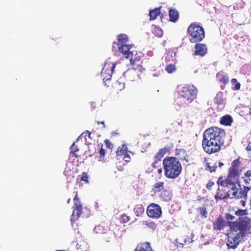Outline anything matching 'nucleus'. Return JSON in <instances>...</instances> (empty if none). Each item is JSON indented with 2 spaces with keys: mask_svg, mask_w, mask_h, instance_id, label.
<instances>
[{
  "mask_svg": "<svg viewBox=\"0 0 251 251\" xmlns=\"http://www.w3.org/2000/svg\"><path fill=\"white\" fill-rule=\"evenodd\" d=\"M169 20L172 22L175 23L178 18V13L175 9H170L169 11Z\"/></svg>",
  "mask_w": 251,
  "mask_h": 251,
  "instance_id": "obj_18",
  "label": "nucleus"
},
{
  "mask_svg": "<svg viewBox=\"0 0 251 251\" xmlns=\"http://www.w3.org/2000/svg\"><path fill=\"white\" fill-rule=\"evenodd\" d=\"M214 185V182H212L211 181H210L207 184H206V188L209 190H211L212 189V186Z\"/></svg>",
  "mask_w": 251,
  "mask_h": 251,
  "instance_id": "obj_50",
  "label": "nucleus"
},
{
  "mask_svg": "<svg viewBox=\"0 0 251 251\" xmlns=\"http://www.w3.org/2000/svg\"><path fill=\"white\" fill-rule=\"evenodd\" d=\"M245 167L239 157L232 161L227 174L229 175V177L239 179Z\"/></svg>",
  "mask_w": 251,
  "mask_h": 251,
  "instance_id": "obj_5",
  "label": "nucleus"
},
{
  "mask_svg": "<svg viewBox=\"0 0 251 251\" xmlns=\"http://www.w3.org/2000/svg\"><path fill=\"white\" fill-rule=\"evenodd\" d=\"M171 150V147L169 146H165L159 150L157 152L163 157L164 156Z\"/></svg>",
  "mask_w": 251,
  "mask_h": 251,
  "instance_id": "obj_33",
  "label": "nucleus"
},
{
  "mask_svg": "<svg viewBox=\"0 0 251 251\" xmlns=\"http://www.w3.org/2000/svg\"><path fill=\"white\" fill-rule=\"evenodd\" d=\"M80 180L84 181L85 183H88V176L87 173L83 172L82 174V176L80 177Z\"/></svg>",
  "mask_w": 251,
  "mask_h": 251,
  "instance_id": "obj_43",
  "label": "nucleus"
},
{
  "mask_svg": "<svg viewBox=\"0 0 251 251\" xmlns=\"http://www.w3.org/2000/svg\"><path fill=\"white\" fill-rule=\"evenodd\" d=\"M148 216L152 218L158 219L162 215V209L157 204L152 203L147 208Z\"/></svg>",
  "mask_w": 251,
  "mask_h": 251,
  "instance_id": "obj_9",
  "label": "nucleus"
},
{
  "mask_svg": "<svg viewBox=\"0 0 251 251\" xmlns=\"http://www.w3.org/2000/svg\"><path fill=\"white\" fill-rule=\"evenodd\" d=\"M231 194L232 195L231 198H235L238 199L242 198L246 199L247 198L242 190V189H241L240 191L239 192L238 189L236 188V189H234V190L233 192H231Z\"/></svg>",
  "mask_w": 251,
  "mask_h": 251,
  "instance_id": "obj_20",
  "label": "nucleus"
},
{
  "mask_svg": "<svg viewBox=\"0 0 251 251\" xmlns=\"http://www.w3.org/2000/svg\"><path fill=\"white\" fill-rule=\"evenodd\" d=\"M226 194L225 192L223 191V190H221L219 188L217 189V192L215 196V199L216 201L218 200H223L226 199Z\"/></svg>",
  "mask_w": 251,
  "mask_h": 251,
  "instance_id": "obj_29",
  "label": "nucleus"
},
{
  "mask_svg": "<svg viewBox=\"0 0 251 251\" xmlns=\"http://www.w3.org/2000/svg\"><path fill=\"white\" fill-rule=\"evenodd\" d=\"M130 220V217L125 214H123L121 217V222L122 223H127L129 222Z\"/></svg>",
  "mask_w": 251,
  "mask_h": 251,
  "instance_id": "obj_41",
  "label": "nucleus"
},
{
  "mask_svg": "<svg viewBox=\"0 0 251 251\" xmlns=\"http://www.w3.org/2000/svg\"><path fill=\"white\" fill-rule=\"evenodd\" d=\"M145 225L148 227L154 230L156 228V225L155 222L151 221H146Z\"/></svg>",
  "mask_w": 251,
  "mask_h": 251,
  "instance_id": "obj_35",
  "label": "nucleus"
},
{
  "mask_svg": "<svg viewBox=\"0 0 251 251\" xmlns=\"http://www.w3.org/2000/svg\"><path fill=\"white\" fill-rule=\"evenodd\" d=\"M74 205L73 207V211L71 220L75 221V220H78V219L81 216L84 218L85 215L83 214V212H82V206L81 204L79 199L77 197V193L74 199Z\"/></svg>",
  "mask_w": 251,
  "mask_h": 251,
  "instance_id": "obj_8",
  "label": "nucleus"
},
{
  "mask_svg": "<svg viewBox=\"0 0 251 251\" xmlns=\"http://www.w3.org/2000/svg\"><path fill=\"white\" fill-rule=\"evenodd\" d=\"M251 189V186L250 185H245L244 186L243 189H242L245 195L247 197V193Z\"/></svg>",
  "mask_w": 251,
  "mask_h": 251,
  "instance_id": "obj_46",
  "label": "nucleus"
},
{
  "mask_svg": "<svg viewBox=\"0 0 251 251\" xmlns=\"http://www.w3.org/2000/svg\"><path fill=\"white\" fill-rule=\"evenodd\" d=\"M131 47V45L127 44L120 45L118 46V50L126 58H127L130 53L132 54V52L130 51Z\"/></svg>",
  "mask_w": 251,
  "mask_h": 251,
  "instance_id": "obj_15",
  "label": "nucleus"
},
{
  "mask_svg": "<svg viewBox=\"0 0 251 251\" xmlns=\"http://www.w3.org/2000/svg\"><path fill=\"white\" fill-rule=\"evenodd\" d=\"M209 141V139H207V141L202 140V147L206 153L211 154L217 152L221 150L223 144L211 142Z\"/></svg>",
  "mask_w": 251,
  "mask_h": 251,
  "instance_id": "obj_7",
  "label": "nucleus"
},
{
  "mask_svg": "<svg viewBox=\"0 0 251 251\" xmlns=\"http://www.w3.org/2000/svg\"><path fill=\"white\" fill-rule=\"evenodd\" d=\"M220 81L224 84H226L229 81V78L227 75H223L220 79Z\"/></svg>",
  "mask_w": 251,
  "mask_h": 251,
  "instance_id": "obj_44",
  "label": "nucleus"
},
{
  "mask_svg": "<svg viewBox=\"0 0 251 251\" xmlns=\"http://www.w3.org/2000/svg\"><path fill=\"white\" fill-rule=\"evenodd\" d=\"M195 45V51L193 53L194 56H204L207 52V48L205 44L196 43Z\"/></svg>",
  "mask_w": 251,
  "mask_h": 251,
  "instance_id": "obj_11",
  "label": "nucleus"
},
{
  "mask_svg": "<svg viewBox=\"0 0 251 251\" xmlns=\"http://www.w3.org/2000/svg\"><path fill=\"white\" fill-rule=\"evenodd\" d=\"M99 153H100V158H103L104 157V156L105 155V151L104 149H103L102 147L100 149Z\"/></svg>",
  "mask_w": 251,
  "mask_h": 251,
  "instance_id": "obj_48",
  "label": "nucleus"
},
{
  "mask_svg": "<svg viewBox=\"0 0 251 251\" xmlns=\"http://www.w3.org/2000/svg\"><path fill=\"white\" fill-rule=\"evenodd\" d=\"M223 165H224V163H223L222 162H219L218 163V166L219 167H222Z\"/></svg>",
  "mask_w": 251,
  "mask_h": 251,
  "instance_id": "obj_58",
  "label": "nucleus"
},
{
  "mask_svg": "<svg viewBox=\"0 0 251 251\" xmlns=\"http://www.w3.org/2000/svg\"><path fill=\"white\" fill-rule=\"evenodd\" d=\"M160 8H155L154 9L152 10H150L149 15H150V19L151 20H155L158 15H159L161 12L160 11Z\"/></svg>",
  "mask_w": 251,
  "mask_h": 251,
  "instance_id": "obj_24",
  "label": "nucleus"
},
{
  "mask_svg": "<svg viewBox=\"0 0 251 251\" xmlns=\"http://www.w3.org/2000/svg\"><path fill=\"white\" fill-rule=\"evenodd\" d=\"M227 225L230 227L231 232H236L233 237L230 236L227 238L226 245L228 249H235L241 239L244 238L250 230L251 226L249 219L239 218L235 222L228 221Z\"/></svg>",
  "mask_w": 251,
  "mask_h": 251,
  "instance_id": "obj_1",
  "label": "nucleus"
},
{
  "mask_svg": "<svg viewBox=\"0 0 251 251\" xmlns=\"http://www.w3.org/2000/svg\"><path fill=\"white\" fill-rule=\"evenodd\" d=\"M135 60H133L132 58L130 59V63L132 65L134 64Z\"/></svg>",
  "mask_w": 251,
  "mask_h": 251,
  "instance_id": "obj_59",
  "label": "nucleus"
},
{
  "mask_svg": "<svg viewBox=\"0 0 251 251\" xmlns=\"http://www.w3.org/2000/svg\"><path fill=\"white\" fill-rule=\"evenodd\" d=\"M104 142L107 148L111 149L112 147V144L110 142V141L108 139H106L104 141Z\"/></svg>",
  "mask_w": 251,
  "mask_h": 251,
  "instance_id": "obj_52",
  "label": "nucleus"
},
{
  "mask_svg": "<svg viewBox=\"0 0 251 251\" xmlns=\"http://www.w3.org/2000/svg\"><path fill=\"white\" fill-rule=\"evenodd\" d=\"M224 101L223 93L221 91H219L218 93H217L215 97L214 98V103L218 105H222L224 103Z\"/></svg>",
  "mask_w": 251,
  "mask_h": 251,
  "instance_id": "obj_21",
  "label": "nucleus"
},
{
  "mask_svg": "<svg viewBox=\"0 0 251 251\" xmlns=\"http://www.w3.org/2000/svg\"><path fill=\"white\" fill-rule=\"evenodd\" d=\"M238 180L239 179L237 178H233L229 177V175L227 174L226 178V187H228L229 189H231V191L229 190L227 192V194H228L230 193H231V192H233L234 190V189L237 188L236 183Z\"/></svg>",
  "mask_w": 251,
  "mask_h": 251,
  "instance_id": "obj_14",
  "label": "nucleus"
},
{
  "mask_svg": "<svg viewBox=\"0 0 251 251\" xmlns=\"http://www.w3.org/2000/svg\"><path fill=\"white\" fill-rule=\"evenodd\" d=\"M232 84H235L234 88L233 89L234 90H239L240 89L241 84L239 82H237L236 78H232L231 80Z\"/></svg>",
  "mask_w": 251,
  "mask_h": 251,
  "instance_id": "obj_38",
  "label": "nucleus"
},
{
  "mask_svg": "<svg viewBox=\"0 0 251 251\" xmlns=\"http://www.w3.org/2000/svg\"><path fill=\"white\" fill-rule=\"evenodd\" d=\"M194 236V234L192 231H190L188 232V235L186 236V237L184 239V242L185 244H189L193 242L194 240L193 239Z\"/></svg>",
  "mask_w": 251,
  "mask_h": 251,
  "instance_id": "obj_30",
  "label": "nucleus"
},
{
  "mask_svg": "<svg viewBox=\"0 0 251 251\" xmlns=\"http://www.w3.org/2000/svg\"><path fill=\"white\" fill-rule=\"evenodd\" d=\"M232 117L230 115H226L220 119V124L225 126H230L232 123Z\"/></svg>",
  "mask_w": 251,
  "mask_h": 251,
  "instance_id": "obj_19",
  "label": "nucleus"
},
{
  "mask_svg": "<svg viewBox=\"0 0 251 251\" xmlns=\"http://www.w3.org/2000/svg\"><path fill=\"white\" fill-rule=\"evenodd\" d=\"M163 165L164 175L167 178L175 179L181 173V164L175 157H166L163 160Z\"/></svg>",
  "mask_w": 251,
  "mask_h": 251,
  "instance_id": "obj_2",
  "label": "nucleus"
},
{
  "mask_svg": "<svg viewBox=\"0 0 251 251\" xmlns=\"http://www.w3.org/2000/svg\"><path fill=\"white\" fill-rule=\"evenodd\" d=\"M151 166L153 168H158L161 166V161L154 159V161L152 163Z\"/></svg>",
  "mask_w": 251,
  "mask_h": 251,
  "instance_id": "obj_45",
  "label": "nucleus"
},
{
  "mask_svg": "<svg viewBox=\"0 0 251 251\" xmlns=\"http://www.w3.org/2000/svg\"><path fill=\"white\" fill-rule=\"evenodd\" d=\"M197 93V90L194 86L186 85L182 88L179 95L188 102H191L196 98Z\"/></svg>",
  "mask_w": 251,
  "mask_h": 251,
  "instance_id": "obj_6",
  "label": "nucleus"
},
{
  "mask_svg": "<svg viewBox=\"0 0 251 251\" xmlns=\"http://www.w3.org/2000/svg\"><path fill=\"white\" fill-rule=\"evenodd\" d=\"M226 226V223L223 220L222 215H219L213 223L214 230L220 231Z\"/></svg>",
  "mask_w": 251,
  "mask_h": 251,
  "instance_id": "obj_12",
  "label": "nucleus"
},
{
  "mask_svg": "<svg viewBox=\"0 0 251 251\" xmlns=\"http://www.w3.org/2000/svg\"><path fill=\"white\" fill-rule=\"evenodd\" d=\"M187 32L190 35V42L192 43L201 41L205 37L204 28L195 23H191L187 28Z\"/></svg>",
  "mask_w": 251,
  "mask_h": 251,
  "instance_id": "obj_4",
  "label": "nucleus"
},
{
  "mask_svg": "<svg viewBox=\"0 0 251 251\" xmlns=\"http://www.w3.org/2000/svg\"><path fill=\"white\" fill-rule=\"evenodd\" d=\"M226 136L225 130L216 126L209 127L206 129L203 134V140L224 144Z\"/></svg>",
  "mask_w": 251,
  "mask_h": 251,
  "instance_id": "obj_3",
  "label": "nucleus"
},
{
  "mask_svg": "<svg viewBox=\"0 0 251 251\" xmlns=\"http://www.w3.org/2000/svg\"><path fill=\"white\" fill-rule=\"evenodd\" d=\"M162 158L163 157L157 152L156 155L154 156V159L161 161Z\"/></svg>",
  "mask_w": 251,
  "mask_h": 251,
  "instance_id": "obj_51",
  "label": "nucleus"
},
{
  "mask_svg": "<svg viewBox=\"0 0 251 251\" xmlns=\"http://www.w3.org/2000/svg\"><path fill=\"white\" fill-rule=\"evenodd\" d=\"M108 230V227L105 223H101L96 226L94 231L97 234H105Z\"/></svg>",
  "mask_w": 251,
  "mask_h": 251,
  "instance_id": "obj_17",
  "label": "nucleus"
},
{
  "mask_svg": "<svg viewBox=\"0 0 251 251\" xmlns=\"http://www.w3.org/2000/svg\"><path fill=\"white\" fill-rule=\"evenodd\" d=\"M153 32L154 35L158 37H162L163 34L162 30L160 28L157 27H155L154 28Z\"/></svg>",
  "mask_w": 251,
  "mask_h": 251,
  "instance_id": "obj_36",
  "label": "nucleus"
},
{
  "mask_svg": "<svg viewBox=\"0 0 251 251\" xmlns=\"http://www.w3.org/2000/svg\"><path fill=\"white\" fill-rule=\"evenodd\" d=\"M134 251H154L150 242L146 241L138 244Z\"/></svg>",
  "mask_w": 251,
  "mask_h": 251,
  "instance_id": "obj_13",
  "label": "nucleus"
},
{
  "mask_svg": "<svg viewBox=\"0 0 251 251\" xmlns=\"http://www.w3.org/2000/svg\"><path fill=\"white\" fill-rule=\"evenodd\" d=\"M242 178L246 185L251 186V170H248Z\"/></svg>",
  "mask_w": 251,
  "mask_h": 251,
  "instance_id": "obj_22",
  "label": "nucleus"
},
{
  "mask_svg": "<svg viewBox=\"0 0 251 251\" xmlns=\"http://www.w3.org/2000/svg\"><path fill=\"white\" fill-rule=\"evenodd\" d=\"M159 197L161 201L168 202L172 199L173 194L171 191L164 189L160 192Z\"/></svg>",
  "mask_w": 251,
  "mask_h": 251,
  "instance_id": "obj_16",
  "label": "nucleus"
},
{
  "mask_svg": "<svg viewBox=\"0 0 251 251\" xmlns=\"http://www.w3.org/2000/svg\"><path fill=\"white\" fill-rule=\"evenodd\" d=\"M168 56H169V54H167L166 57L167 58Z\"/></svg>",
  "mask_w": 251,
  "mask_h": 251,
  "instance_id": "obj_63",
  "label": "nucleus"
},
{
  "mask_svg": "<svg viewBox=\"0 0 251 251\" xmlns=\"http://www.w3.org/2000/svg\"><path fill=\"white\" fill-rule=\"evenodd\" d=\"M160 74H161V72H159L158 73V74H157V75H156V74H153V76H158V75H160Z\"/></svg>",
  "mask_w": 251,
  "mask_h": 251,
  "instance_id": "obj_60",
  "label": "nucleus"
},
{
  "mask_svg": "<svg viewBox=\"0 0 251 251\" xmlns=\"http://www.w3.org/2000/svg\"><path fill=\"white\" fill-rule=\"evenodd\" d=\"M118 43V45L120 46L124 44H126L128 41V37L126 35L124 34H121L118 36L117 37Z\"/></svg>",
  "mask_w": 251,
  "mask_h": 251,
  "instance_id": "obj_25",
  "label": "nucleus"
},
{
  "mask_svg": "<svg viewBox=\"0 0 251 251\" xmlns=\"http://www.w3.org/2000/svg\"><path fill=\"white\" fill-rule=\"evenodd\" d=\"M235 214L237 216H243L248 214L247 209H238L235 211Z\"/></svg>",
  "mask_w": 251,
  "mask_h": 251,
  "instance_id": "obj_37",
  "label": "nucleus"
},
{
  "mask_svg": "<svg viewBox=\"0 0 251 251\" xmlns=\"http://www.w3.org/2000/svg\"><path fill=\"white\" fill-rule=\"evenodd\" d=\"M71 153L74 154L75 157H77V155L75 154V152H76L79 151V148H78L77 146H76L75 145V143H74L72 144V145L71 146Z\"/></svg>",
  "mask_w": 251,
  "mask_h": 251,
  "instance_id": "obj_40",
  "label": "nucleus"
},
{
  "mask_svg": "<svg viewBox=\"0 0 251 251\" xmlns=\"http://www.w3.org/2000/svg\"><path fill=\"white\" fill-rule=\"evenodd\" d=\"M84 133L87 134L88 135V136L90 138V135L91 134V132L87 130Z\"/></svg>",
  "mask_w": 251,
  "mask_h": 251,
  "instance_id": "obj_56",
  "label": "nucleus"
},
{
  "mask_svg": "<svg viewBox=\"0 0 251 251\" xmlns=\"http://www.w3.org/2000/svg\"><path fill=\"white\" fill-rule=\"evenodd\" d=\"M97 124L98 125H100V124H102L103 125V127L104 128L105 127V125H104V122H97Z\"/></svg>",
  "mask_w": 251,
  "mask_h": 251,
  "instance_id": "obj_55",
  "label": "nucleus"
},
{
  "mask_svg": "<svg viewBox=\"0 0 251 251\" xmlns=\"http://www.w3.org/2000/svg\"><path fill=\"white\" fill-rule=\"evenodd\" d=\"M165 70L167 73L172 74L176 71V66L172 64L167 65L165 67Z\"/></svg>",
  "mask_w": 251,
  "mask_h": 251,
  "instance_id": "obj_34",
  "label": "nucleus"
},
{
  "mask_svg": "<svg viewBox=\"0 0 251 251\" xmlns=\"http://www.w3.org/2000/svg\"><path fill=\"white\" fill-rule=\"evenodd\" d=\"M246 150L248 151H251V142H250L246 148Z\"/></svg>",
  "mask_w": 251,
  "mask_h": 251,
  "instance_id": "obj_53",
  "label": "nucleus"
},
{
  "mask_svg": "<svg viewBox=\"0 0 251 251\" xmlns=\"http://www.w3.org/2000/svg\"><path fill=\"white\" fill-rule=\"evenodd\" d=\"M225 218L227 220H233L235 217L229 213H226L225 214Z\"/></svg>",
  "mask_w": 251,
  "mask_h": 251,
  "instance_id": "obj_47",
  "label": "nucleus"
},
{
  "mask_svg": "<svg viewBox=\"0 0 251 251\" xmlns=\"http://www.w3.org/2000/svg\"><path fill=\"white\" fill-rule=\"evenodd\" d=\"M57 251H64V250H63V251H62V250H58Z\"/></svg>",
  "mask_w": 251,
  "mask_h": 251,
  "instance_id": "obj_64",
  "label": "nucleus"
},
{
  "mask_svg": "<svg viewBox=\"0 0 251 251\" xmlns=\"http://www.w3.org/2000/svg\"><path fill=\"white\" fill-rule=\"evenodd\" d=\"M217 184L219 185H221L223 187H226V178L225 179H223V177L222 176L220 177L217 181Z\"/></svg>",
  "mask_w": 251,
  "mask_h": 251,
  "instance_id": "obj_42",
  "label": "nucleus"
},
{
  "mask_svg": "<svg viewBox=\"0 0 251 251\" xmlns=\"http://www.w3.org/2000/svg\"><path fill=\"white\" fill-rule=\"evenodd\" d=\"M125 85V83L121 80V78H120L116 82L115 87L117 90L121 91L124 89Z\"/></svg>",
  "mask_w": 251,
  "mask_h": 251,
  "instance_id": "obj_32",
  "label": "nucleus"
},
{
  "mask_svg": "<svg viewBox=\"0 0 251 251\" xmlns=\"http://www.w3.org/2000/svg\"><path fill=\"white\" fill-rule=\"evenodd\" d=\"M164 186V182L158 181L156 182L153 185V190L154 193L161 192L162 190H163Z\"/></svg>",
  "mask_w": 251,
  "mask_h": 251,
  "instance_id": "obj_28",
  "label": "nucleus"
},
{
  "mask_svg": "<svg viewBox=\"0 0 251 251\" xmlns=\"http://www.w3.org/2000/svg\"><path fill=\"white\" fill-rule=\"evenodd\" d=\"M67 171L66 170H65L64 172V174L66 176L67 174Z\"/></svg>",
  "mask_w": 251,
  "mask_h": 251,
  "instance_id": "obj_61",
  "label": "nucleus"
},
{
  "mask_svg": "<svg viewBox=\"0 0 251 251\" xmlns=\"http://www.w3.org/2000/svg\"><path fill=\"white\" fill-rule=\"evenodd\" d=\"M162 172V168L161 167H160L159 168H158L157 169V173L159 174H161Z\"/></svg>",
  "mask_w": 251,
  "mask_h": 251,
  "instance_id": "obj_54",
  "label": "nucleus"
},
{
  "mask_svg": "<svg viewBox=\"0 0 251 251\" xmlns=\"http://www.w3.org/2000/svg\"><path fill=\"white\" fill-rule=\"evenodd\" d=\"M127 75H129V80L132 81L137 80L139 77L135 69L129 70L127 72Z\"/></svg>",
  "mask_w": 251,
  "mask_h": 251,
  "instance_id": "obj_26",
  "label": "nucleus"
},
{
  "mask_svg": "<svg viewBox=\"0 0 251 251\" xmlns=\"http://www.w3.org/2000/svg\"><path fill=\"white\" fill-rule=\"evenodd\" d=\"M134 211L137 216H140L144 213L145 208L142 204H138L135 206Z\"/></svg>",
  "mask_w": 251,
  "mask_h": 251,
  "instance_id": "obj_23",
  "label": "nucleus"
},
{
  "mask_svg": "<svg viewBox=\"0 0 251 251\" xmlns=\"http://www.w3.org/2000/svg\"><path fill=\"white\" fill-rule=\"evenodd\" d=\"M200 213L201 217L206 218L207 216V212L206 209L204 207H200L198 208Z\"/></svg>",
  "mask_w": 251,
  "mask_h": 251,
  "instance_id": "obj_39",
  "label": "nucleus"
},
{
  "mask_svg": "<svg viewBox=\"0 0 251 251\" xmlns=\"http://www.w3.org/2000/svg\"><path fill=\"white\" fill-rule=\"evenodd\" d=\"M116 66V63H106L101 70V74L103 80H108L111 77L113 70Z\"/></svg>",
  "mask_w": 251,
  "mask_h": 251,
  "instance_id": "obj_10",
  "label": "nucleus"
},
{
  "mask_svg": "<svg viewBox=\"0 0 251 251\" xmlns=\"http://www.w3.org/2000/svg\"><path fill=\"white\" fill-rule=\"evenodd\" d=\"M127 146L125 144L122 145L121 146L118 147L116 151V155L117 156L125 155L127 153Z\"/></svg>",
  "mask_w": 251,
  "mask_h": 251,
  "instance_id": "obj_27",
  "label": "nucleus"
},
{
  "mask_svg": "<svg viewBox=\"0 0 251 251\" xmlns=\"http://www.w3.org/2000/svg\"><path fill=\"white\" fill-rule=\"evenodd\" d=\"M204 167L205 170L210 173L215 172L217 168L216 164H215L213 166H211L210 164L209 163H206L204 165Z\"/></svg>",
  "mask_w": 251,
  "mask_h": 251,
  "instance_id": "obj_31",
  "label": "nucleus"
},
{
  "mask_svg": "<svg viewBox=\"0 0 251 251\" xmlns=\"http://www.w3.org/2000/svg\"><path fill=\"white\" fill-rule=\"evenodd\" d=\"M249 113L251 115V107L250 108Z\"/></svg>",
  "mask_w": 251,
  "mask_h": 251,
  "instance_id": "obj_62",
  "label": "nucleus"
},
{
  "mask_svg": "<svg viewBox=\"0 0 251 251\" xmlns=\"http://www.w3.org/2000/svg\"><path fill=\"white\" fill-rule=\"evenodd\" d=\"M241 202H242V206H245V204H246V201H245L242 200L241 201Z\"/></svg>",
  "mask_w": 251,
  "mask_h": 251,
  "instance_id": "obj_57",
  "label": "nucleus"
},
{
  "mask_svg": "<svg viewBox=\"0 0 251 251\" xmlns=\"http://www.w3.org/2000/svg\"><path fill=\"white\" fill-rule=\"evenodd\" d=\"M123 159L126 162H129L131 160V157L129 154H127V153L124 155Z\"/></svg>",
  "mask_w": 251,
  "mask_h": 251,
  "instance_id": "obj_49",
  "label": "nucleus"
}]
</instances>
